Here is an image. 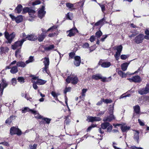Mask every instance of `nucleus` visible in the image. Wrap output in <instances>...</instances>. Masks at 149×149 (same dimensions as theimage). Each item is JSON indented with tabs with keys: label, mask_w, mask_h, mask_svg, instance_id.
Listing matches in <instances>:
<instances>
[{
	"label": "nucleus",
	"mask_w": 149,
	"mask_h": 149,
	"mask_svg": "<svg viewBox=\"0 0 149 149\" xmlns=\"http://www.w3.org/2000/svg\"><path fill=\"white\" fill-rule=\"evenodd\" d=\"M92 78L93 79L95 80L102 79V81L103 82L109 81L111 79V77H109L107 79L105 77H102V75L100 74H97L93 75L92 76Z\"/></svg>",
	"instance_id": "f257e3e1"
},
{
	"label": "nucleus",
	"mask_w": 149,
	"mask_h": 149,
	"mask_svg": "<svg viewBox=\"0 0 149 149\" xmlns=\"http://www.w3.org/2000/svg\"><path fill=\"white\" fill-rule=\"evenodd\" d=\"M78 81L79 80L77 76L73 75L68 76L67 78L66 79V81L67 83L68 84L71 82L74 84H77Z\"/></svg>",
	"instance_id": "f03ea898"
},
{
	"label": "nucleus",
	"mask_w": 149,
	"mask_h": 149,
	"mask_svg": "<svg viewBox=\"0 0 149 149\" xmlns=\"http://www.w3.org/2000/svg\"><path fill=\"white\" fill-rule=\"evenodd\" d=\"M123 47L121 45L116 46L114 47V50H116L114 57L117 60H118L119 58L121 52L122 50Z\"/></svg>",
	"instance_id": "7ed1b4c3"
},
{
	"label": "nucleus",
	"mask_w": 149,
	"mask_h": 149,
	"mask_svg": "<svg viewBox=\"0 0 149 149\" xmlns=\"http://www.w3.org/2000/svg\"><path fill=\"white\" fill-rule=\"evenodd\" d=\"M113 106L111 108H110V109H109L110 115L109 116L104 117L103 120L104 121L110 122L113 120L115 119V118L113 114Z\"/></svg>",
	"instance_id": "20e7f679"
},
{
	"label": "nucleus",
	"mask_w": 149,
	"mask_h": 149,
	"mask_svg": "<svg viewBox=\"0 0 149 149\" xmlns=\"http://www.w3.org/2000/svg\"><path fill=\"white\" fill-rule=\"evenodd\" d=\"M26 41V39H22L20 41L16 42L15 44L12 45V48L13 49H15L17 48L20 49L23 42Z\"/></svg>",
	"instance_id": "39448f33"
},
{
	"label": "nucleus",
	"mask_w": 149,
	"mask_h": 149,
	"mask_svg": "<svg viewBox=\"0 0 149 149\" xmlns=\"http://www.w3.org/2000/svg\"><path fill=\"white\" fill-rule=\"evenodd\" d=\"M144 38H145V36L143 34H140L135 37L134 41L136 43L139 44L143 42Z\"/></svg>",
	"instance_id": "423d86ee"
},
{
	"label": "nucleus",
	"mask_w": 149,
	"mask_h": 149,
	"mask_svg": "<svg viewBox=\"0 0 149 149\" xmlns=\"http://www.w3.org/2000/svg\"><path fill=\"white\" fill-rule=\"evenodd\" d=\"M4 35L5 37L8 40V43H10L15 36V33L13 32L9 35L8 33L6 31L4 33Z\"/></svg>",
	"instance_id": "0eeeda50"
},
{
	"label": "nucleus",
	"mask_w": 149,
	"mask_h": 149,
	"mask_svg": "<svg viewBox=\"0 0 149 149\" xmlns=\"http://www.w3.org/2000/svg\"><path fill=\"white\" fill-rule=\"evenodd\" d=\"M32 82L36 83L38 85H42L45 84L46 81L41 79H38V77H33L31 80Z\"/></svg>",
	"instance_id": "6e6552de"
},
{
	"label": "nucleus",
	"mask_w": 149,
	"mask_h": 149,
	"mask_svg": "<svg viewBox=\"0 0 149 149\" xmlns=\"http://www.w3.org/2000/svg\"><path fill=\"white\" fill-rule=\"evenodd\" d=\"M10 132L11 135L17 134L18 135H20L22 134L21 131L16 127H11Z\"/></svg>",
	"instance_id": "1a4fd4ad"
},
{
	"label": "nucleus",
	"mask_w": 149,
	"mask_h": 149,
	"mask_svg": "<svg viewBox=\"0 0 149 149\" xmlns=\"http://www.w3.org/2000/svg\"><path fill=\"white\" fill-rule=\"evenodd\" d=\"M8 85L7 82L4 79H2L1 82L0 83V95L1 96L3 94V93L4 89Z\"/></svg>",
	"instance_id": "9d476101"
},
{
	"label": "nucleus",
	"mask_w": 149,
	"mask_h": 149,
	"mask_svg": "<svg viewBox=\"0 0 149 149\" xmlns=\"http://www.w3.org/2000/svg\"><path fill=\"white\" fill-rule=\"evenodd\" d=\"M9 16L13 20L15 21L16 22L18 23L21 22L23 20V17L22 15H19L15 17L12 14H10Z\"/></svg>",
	"instance_id": "9b49d317"
},
{
	"label": "nucleus",
	"mask_w": 149,
	"mask_h": 149,
	"mask_svg": "<svg viewBox=\"0 0 149 149\" xmlns=\"http://www.w3.org/2000/svg\"><path fill=\"white\" fill-rule=\"evenodd\" d=\"M78 31L77 30L76 28L72 29L67 31V36L71 37L74 36Z\"/></svg>",
	"instance_id": "f8f14e48"
},
{
	"label": "nucleus",
	"mask_w": 149,
	"mask_h": 149,
	"mask_svg": "<svg viewBox=\"0 0 149 149\" xmlns=\"http://www.w3.org/2000/svg\"><path fill=\"white\" fill-rule=\"evenodd\" d=\"M44 6H42L38 11V17L41 19L45 16L46 12L44 10Z\"/></svg>",
	"instance_id": "ddd939ff"
},
{
	"label": "nucleus",
	"mask_w": 149,
	"mask_h": 149,
	"mask_svg": "<svg viewBox=\"0 0 149 149\" xmlns=\"http://www.w3.org/2000/svg\"><path fill=\"white\" fill-rule=\"evenodd\" d=\"M138 92L141 95L146 94L149 92V88L147 86L145 88L139 89Z\"/></svg>",
	"instance_id": "4468645a"
},
{
	"label": "nucleus",
	"mask_w": 149,
	"mask_h": 149,
	"mask_svg": "<svg viewBox=\"0 0 149 149\" xmlns=\"http://www.w3.org/2000/svg\"><path fill=\"white\" fill-rule=\"evenodd\" d=\"M101 120V119L99 117L88 116L86 120L88 122H93L95 121H100Z\"/></svg>",
	"instance_id": "2eb2a0df"
},
{
	"label": "nucleus",
	"mask_w": 149,
	"mask_h": 149,
	"mask_svg": "<svg viewBox=\"0 0 149 149\" xmlns=\"http://www.w3.org/2000/svg\"><path fill=\"white\" fill-rule=\"evenodd\" d=\"M23 39H26V40L27 39L28 40L31 41H35L37 39V37L34 34H32L28 36L25 38H23Z\"/></svg>",
	"instance_id": "dca6fc26"
},
{
	"label": "nucleus",
	"mask_w": 149,
	"mask_h": 149,
	"mask_svg": "<svg viewBox=\"0 0 149 149\" xmlns=\"http://www.w3.org/2000/svg\"><path fill=\"white\" fill-rule=\"evenodd\" d=\"M74 64L76 66H78L80 65L81 62V58L80 56H76L74 57Z\"/></svg>",
	"instance_id": "f3484780"
},
{
	"label": "nucleus",
	"mask_w": 149,
	"mask_h": 149,
	"mask_svg": "<svg viewBox=\"0 0 149 149\" xmlns=\"http://www.w3.org/2000/svg\"><path fill=\"white\" fill-rule=\"evenodd\" d=\"M27 112H31L32 113H35L36 112L35 110L34 109H30L28 107H26L22 109V113H25Z\"/></svg>",
	"instance_id": "a211bd4d"
},
{
	"label": "nucleus",
	"mask_w": 149,
	"mask_h": 149,
	"mask_svg": "<svg viewBox=\"0 0 149 149\" xmlns=\"http://www.w3.org/2000/svg\"><path fill=\"white\" fill-rule=\"evenodd\" d=\"M137 72V71H136L134 73H132L130 74H129L128 72H127V74H125V73L123 72L122 71L120 70L118 72V73L120 76L121 77H122L123 78L125 77L127 74L132 75L134 73H136Z\"/></svg>",
	"instance_id": "6ab92c4d"
},
{
	"label": "nucleus",
	"mask_w": 149,
	"mask_h": 149,
	"mask_svg": "<svg viewBox=\"0 0 149 149\" xmlns=\"http://www.w3.org/2000/svg\"><path fill=\"white\" fill-rule=\"evenodd\" d=\"M22 12L23 13L28 12L29 14L30 15H31V13H34L33 11L32 10V9L28 7H26L24 8Z\"/></svg>",
	"instance_id": "aec40b11"
},
{
	"label": "nucleus",
	"mask_w": 149,
	"mask_h": 149,
	"mask_svg": "<svg viewBox=\"0 0 149 149\" xmlns=\"http://www.w3.org/2000/svg\"><path fill=\"white\" fill-rule=\"evenodd\" d=\"M46 36V35L44 34V33H42L41 34L39 35L37 39L39 42H42L43 41Z\"/></svg>",
	"instance_id": "412c9836"
},
{
	"label": "nucleus",
	"mask_w": 149,
	"mask_h": 149,
	"mask_svg": "<svg viewBox=\"0 0 149 149\" xmlns=\"http://www.w3.org/2000/svg\"><path fill=\"white\" fill-rule=\"evenodd\" d=\"M32 10L33 11L34 13H31V15H29V18L28 19V20L30 21H32L33 19L36 17V14L35 11L33 10Z\"/></svg>",
	"instance_id": "4be33fe9"
},
{
	"label": "nucleus",
	"mask_w": 149,
	"mask_h": 149,
	"mask_svg": "<svg viewBox=\"0 0 149 149\" xmlns=\"http://www.w3.org/2000/svg\"><path fill=\"white\" fill-rule=\"evenodd\" d=\"M42 59L44 60L43 63L45 66L49 67V58L47 57H45Z\"/></svg>",
	"instance_id": "5701e85b"
},
{
	"label": "nucleus",
	"mask_w": 149,
	"mask_h": 149,
	"mask_svg": "<svg viewBox=\"0 0 149 149\" xmlns=\"http://www.w3.org/2000/svg\"><path fill=\"white\" fill-rule=\"evenodd\" d=\"M17 66H15L12 67L10 70V72L13 74H15L18 72Z\"/></svg>",
	"instance_id": "b1692460"
},
{
	"label": "nucleus",
	"mask_w": 149,
	"mask_h": 149,
	"mask_svg": "<svg viewBox=\"0 0 149 149\" xmlns=\"http://www.w3.org/2000/svg\"><path fill=\"white\" fill-rule=\"evenodd\" d=\"M134 131L135 132L134 133V139L135 140H136L137 143H138L139 139V132L138 131L135 130Z\"/></svg>",
	"instance_id": "393cba45"
},
{
	"label": "nucleus",
	"mask_w": 149,
	"mask_h": 149,
	"mask_svg": "<svg viewBox=\"0 0 149 149\" xmlns=\"http://www.w3.org/2000/svg\"><path fill=\"white\" fill-rule=\"evenodd\" d=\"M105 20V19L104 18H102V19L100 20L97 22L95 24L94 26H98L99 25H101L102 26L104 24V22L103 21Z\"/></svg>",
	"instance_id": "a878e982"
},
{
	"label": "nucleus",
	"mask_w": 149,
	"mask_h": 149,
	"mask_svg": "<svg viewBox=\"0 0 149 149\" xmlns=\"http://www.w3.org/2000/svg\"><path fill=\"white\" fill-rule=\"evenodd\" d=\"M26 64L22 61H19L17 62V67L24 68L26 66Z\"/></svg>",
	"instance_id": "bb28decb"
},
{
	"label": "nucleus",
	"mask_w": 149,
	"mask_h": 149,
	"mask_svg": "<svg viewBox=\"0 0 149 149\" xmlns=\"http://www.w3.org/2000/svg\"><path fill=\"white\" fill-rule=\"evenodd\" d=\"M22 9V6L21 5H19L16 8L15 11V12L19 13L21 12Z\"/></svg>",
	"instance_id": "cd10ccee"
},
{
	"label": "nucleus",
	"mask_w": 149,
	"mask_h": 149,
	"mask_svg": "<svg viewBox=\"0 0 149 149\" xmlns=\"http://www.w3.org/2000/svg\"><path fill=\"white\" fill-rule=\"evenodd\" d=\"M129 64V63H123L121 66L122 70L123 71H125L127 70Z\"/></svg>",
	"instance_id": "c85d7f7f"
},
{
	"label": "nucleus",
	"mask_w": 149,
	"mask_h": 149,
	"mask_svg": "<svg viewBox=\"0 0 149 149\" xmlns=\"http://www.w3.org/2000/svg\"><path fill=\"white\" fill-rule=\"evenodd\" d=\"M111 65V63L109 62H105L102 63L101 65L102 67L106 68L109 67Z\"/></svg>",
	"instance_id": "c756f323"
},
{
	"label": "nucleus",
	"mask_w": 149,
	"mask_h": 149,
	"mask_svg": "<svg viewBox=\"0 0 149 149\" xmlns=\"http://www.w3.org/2000/svg\"><path fill=\"white\" fill-rule=\"evenodd\" d=\"M134 82H139L141 81V78L139 76L137 75L133 76Z\"/></svg>",
	"instance_id": "7c9ffc66"
},
{
	"label": "nucleus",
	"mask_w": 149,
	"mask_h": 149,
	"mask_svg": "<svg viewBox=\"0 0 149 149\" xmlns=\"http://www.w3.org/2000/svg\"><path fill=\"white\" fill-rule=\"evenodd\" d=\"M9 49L7 47H1V54L5 53L8 52Z\"/></svg>",
	"instance_id": "2f4dec72"
},
{
	"label": "nucleus",
	"mask_w": 149,
	"mask_h": 149,
	"mask_svg": "<svg viewBox=\"0 0 149 149\" xmlns=\"http://www.w3.org/2000/svg\"><path fill=\"white\" fill-rule=\"evenodd\" d=\"M109 125L110 124L109 123H103L101 124V127L103 129H105L109 126Z\"/></svg>",
	"instance_id": "473e14b6"
},
{
	"label": "nucleus",
	"mask_w": 149,
	"mask_h": 149,
	"mask_svg": "<svg viewBox=\"0 0 149 149\" xmlns=\"http://www.w3.org/2000/svg\"><path fill=\"white\" fill-rule=\"evenodd\" d=\"M130 127L129 126H122L121 127L122 131L123 132H125L128 130Z\"/></svg>",
	"instance_id": "72a5a7b5"
},
{
	"label": "nucleus",
	"mask_w": 149,
	"mask_h": 149,
	"mask_svg": "<svg viewBox=\"0 0 149 149\" xmlns=\"http://www.w3.org/2000/svg\"><path fill=\"white\" fill-rule=\"evenodd\" d=\"M134 109L135 112L137 114H139L140 112V108L139 105H136L134 107Z\"/></svg>",
	"instance_id": "f704fd0d"
},
{
	"label": "nucleus",
	"mask_w": 149,
	"mask_h": 149,
	"mask_svg": "<svg viewBox=\"0 0 149 149\" xmlns=\"http://www.w3.org/2000/svg\"><path fill=\"white\" fill-rule=\"evenodd\" d=\"M84 4V2L83 1H80L78 3H74L75 6H80V7H82Z\"/></svg>",
	"instance_id": "c9c22d12"
},
{
	"label": "nucleus",
	"mask_w": 149,
	"mask_h": 149,
	"mask_svg": "<svg viewBox=\"0 0 149 149\" xmlns=\"http://www.w3.org/2000/svg\"><path fill=\"white\" fill-rule=\"evenodd\" d=\"M15 116H11L9 118H8L7 120L5 121V123H9V124L10 123L12 122L11 119L13 118H15Z\"/></svg>",
	"instance_id": "e433bc0d"
},
{
	"label": "nucleus",
	"mask_w": 149,
	"mask_h": 149,
	"mask_svg": "<svg viewBox=\"0 0 149 149\" xmlns=\"http://www.w3.org/2000/svg\"><path fill=\"white\" fill-rule=\"evenodd\" d=\"M58 27L57 25H54L52 27H51L47 30V31H51V32L54 31L55 30H56Z\"/></svg>",
	"instance_id": "4c0bfd02"
},
{
	"label": "nucleus",
	"mask_w": 149,
	"mask_h": 149,
	"mask_svg": "<svg viewBox=\"0 0 149 149\" xmlns=\"http://www.w3.org/2000/svg\"><path fill=\"white\" fill-rule=\"evenodd\" d=\"M36 112L35 113H33L35 115V118L38 119H42V116L40 115L37 112V111H35Z\"/></svg>",
	"instance_id": "58836bf2"
},
{
	"label": "nucleus",
	"mask_w": 149,
	"mask_h": 149,
	"mask_svg": "<svg viewBox=\"0 0 149 149\" xmlns=\"http://www.w3.org/2000/svg\"><path fill=\"white\" fill-rule=\"evenodd\" d=\"M102 34V32L100 30H99L95 33V37L97 38H99Z\"/></svg>",
	"instance_id": "ea45409f"
},
{
	"label": "nucleus",
	"mask_w": 149,
	"mask_h": 149,
	"mask_svg": "<svg viewBox=\"0 0 149 149\" xmlns=\"http://www.w3.org/2000/svg\"><path fill=\"white\" fill-rule=\"evenodd\" d=\"M54 48V45H51L48 47H45V50L46 51H49L52 50V49Z\"/></svg>",
	"instance_id": "a19ab883"
},
{
	"label": "nucleus",
	"mask_w": 149,
	"mask_h": 149,
	"mask_svg": "<svg viewBox=\"0 0 149 149\" xmlns=\"http://www.w3.org/2000/svg\"><path fill=\"white\" fill-rule=\"evenodd\" d=\"M20 52V49H18L16 51L15 55L17 58H19L21 57V55L19 54Z\"/></svg>",
	"instance_id": "79ce46f5"
},
{
	"label": "nucleus",
	"mask_w": 149,
	"mask_h": 149,
	"mask_svg": "<svg viewBox=\"0 0 149 149\" xmlns=\"http://www.w3.org/2000/svg\"><path fill=\"white\" fill-rule=\"evenodd\" d=\"M145 34L146 35L145 36V39H149V30H146L145 31Z\"/></svg>",
	"instance_id": "37998d69"
},
{
	"label": "nucleus",
	"mask_w": 149,
	"mask_h": 149,
	"mask_svg": "<svg viewBox=\"0 0 149 149\" xmlns=\"http://www.w3.org/2000/svg\"><path fill=\"white\" fill-rule=\"evenodd\" d=\"M33 60L34 59L33 57L31 56L29 57V59L26 61V63L27 64H28L32 62Z\"/></svg>",
	"instance_id": "c03bdc74"
},
{
	"label": "nucleus",
	"mask_w": 149,
	"mask_h": 149,
	"mask_svg": "<svg viewBox=\"0 0 149 149\" xmlns=\"http://www.w3.org/2000/svg\"><path fill=\"white\" fill-rule=\"evenodd\" d=\"M66 16L70 20H72L73 17V14L72 13H68Z\"/></svg>",
	"instance_id": "a18cd8bd"
},
{
	"label": "nucleus",
	"mask_w": 149,
	"mask_h": 149,
	"mask_svg": "<svg viewBox=\"0 0 149 149\" xmlns=\"http://www.w3.org/2000/svg\"><path fill=\"white\" fill-rule=\"evenodd\" d=\"M42 120L45 121L47 124H49L51 121V119L50 118H42Z\"/></svg>",
	"instance_id": "49530a36"
},
{
	"label": "nucleus",
	"mask_w": 149,
	"mask_h": 149,
	"mask_svg": "<svg viewBox=\"0 0 149 149\" xmlns=\"http://www.w3.org/2000/svg\"><path fill=\"white\" fill-rule=\"evenodd\" d=\"M66 5L67 7L70 8H72L74 6H75L74 4H73L70 3H67Z\"/></svg>",
	"instance_id": "de8ad7c7"
},
{
	"label": "nucleus",
	"mask_w": 149,
	"mask_h": 149,
	"mask_svg": "<svg viewBox=\"0 0 149 149\" xmlns=\"http://www.w3.org/2000/svg\"><path fill=\"white\" fill-rule=\"evenodd\" d=\"M18 81L19 82L21 83H23L24 82V79L22 77H19L17 78Z\"/></svg>",
	"instance_id": "09e8293b"
},
{
	"label": "nucleus",
	"mask_w": 149,
	"mask_h": 149,
	"mask_svg": "<svg viewBox=\"0 0 149 149\" xmlns=\"http://www.w3.org/2000/svg\"><path fill=\"white\" fill-rule=\"evenodd\" d=\"M48 68L49 67L46 66H45L44 67L42 68L41 69V70L44 73H48L47 70L48 69Z\"/></svg>",
	"instance_id": "8fccbe9b"
},
{
	"label": "nucleus",
	"mask_w": 149,
	"mask_h": 149,
	"mask_svg": "<svg viewBox=\"0 0 149 149\" xmlns=\"http://www.w3.org/2000/svg\"><path fill=\"white\" fill-rule=\"evenodd\" d=\"M71 90V88L70 87H66L65 88V89L64 91V93L65 94H66V93L68 92H69Z\"/></svg>",
	"instance_id": "3c124183"
},
{
	"label": "nucleus",
	"mask_w": 149,
	"mask_h": 149,
	"mask_svg": "<svg viewBox=\"0 0 149 149\" xmlns=\"http://www.w3.org/2000/svg\"><path fill=\"white\" fill-rule=\"evenodd\" d=\"M112 102V100L110 99H107L104 100L103 99V102H104V103L106 104L110 103Z\"/></svg>",
	"instance_id": "603ef678"
},
{
	"label": "nucleus",
	"mask_w": 149,
	"mask_h": 149,
	"mask_svg": "<svg viewBox=\"0 0 149 149\" xmlns=\"http://www.w3.org/2000/svg\"><path fill=\"white\" fill-rule=\"evenodd\" d=\"M98 4L100 7L102 11L104 13L105 10L104 5L100 3H98Z\"/></svg>",
	"instance_id": "864d4df0"
},
{
	"label": "nucleus",
	"mask_w": 149,
	"mask_h": 149,
	"mask_svg": "<svg viewBox=\"0 0 149 149\" xmlns=\"http://www.w3.org/2000/svg\"><path fill=\"white\" fill-rule=\"evenodd\" d=\"M96 126V125L95 124H92L91 126H89L87 129V132L90 131L92 128Z\"/></svg>",
	"instance_id": "5fc2aeb1"
},
{
	"label": "nucleus",
	"mask_w": 149,
	"mask_h": 149,
	"mask_svg": "<svg viewBox=\"0 0 149 149\" xmlns=\"http://www.w3.org/2000/svg\"><path fill=\"white\" fill-rule=\"evenodd\" d=\"M11 82L13 85L15 86L16 84L17 81V79L15 78H13L12 79Z\"/></svg>",
	"instance_id": "6e6d98bb"
},
{
	"label": "nucleus",
	"mask_w": 149,
	"mask_h": 149,
	"mask_svg": "<svg viewBox=\"0 0 149 149\" xmlns=\"http://www.w3.org/2000/svg\"><path fill=\"white\" fill-rule=\"evenodd\" d=\"M57 32H56V33L55 32L54 33H50L49 34L48 36L50 37H52L55 36L57 35Z\"/></svg>",
	"instance_id": "4d7b16f0"
},
{
	"label": "nucleus",
	"mask_w": 149,
	"mask_h": 149,
	"mask_svg": "<svg viewBox=\"0 0 149 149\" xmlns=\"http://www.w3.org/2000/svg\"><path fill=\"white\" fill-rule=\"evenodd\" d=\"M87 91V89H83L82 91V96H85V93Z\"/></svg>",
	"instance_id": "13d9d810"
},
{
	"label": "nucleus",
	"mask_w": 149,
	"mask_h": 149,
	"mask_svg": "<svg viewBox=\"0 0 149 149\" xmlns=\"http://www.w3.org/2000/svg\"><path fill=\"white\" fill-rule=\"evenodd\" d=\"M24 97L27 100H29L30 101H31L30 100L31 99V98L29 97V95H27L26 93L24 94Z\"/></svg>",
	"instance_id": "bf43d9fd"
},
{
	"label": "nucleus",
	"mask_w": 149,
	"mask_h": 149,
	"mask_svg": "<svg viewBox=\"0 0 149 149\" xmlns=\"http://www.w3.org/2000/svg\"><path fill=\"white\" fill-rule=\"evenodd\" d=\"M128 57V55H122L120 56V58L122 59L125 60Z\"/></svg>",
	"instance_id": "052dcab7"
},
{
	"label": "nucleus",
	"mask_w": 149,
	"mask_h": 149,
	"mask_svg": "<svg viewBox=\"0 0 149 149\" xmlns=\"http://www.w3.org/2000/svg\"><path fill=\"white\" fill-rule=\"evenodd\" d=\"M112 129V126L111 125H109L107 127V131L109 132H110Z\"/></svg>",
	"instance_id": "680f3d73"
},
{
	"label": "nucleus",
	"mask_w": 149,
	"mask_h": 149,
	"mask_svg": "<svg viewBox=\"0 0 149 149\" xmlns=\"http://www.w3.org/2000/svg\"><path fill=\"white\" fill-rule=\"evenodd\" d=\"M51 94L52 95L54 98L56 97H57L58 95H57V94L54 91H52L51 92Z\"/></svg>",
	"instance_id": "e2e57ef3"
},
{
	"label": "nucleus",
	"mask_w": 149,
	"mask_h": 149,
	"mask_svg": "<svg viewBox=\"0 0 149 149\" xmlns=\"http://www.w3.org/2000/svg\"><path fill=\"white\" fill-rule=\"evenodd\" d=\"M40 2L39 0H36L33 3V5H35L40 4Z\"/></svg>",
	"instance_id": "0e129e2a"
},
{
	"label": "nucleus",
	"mask_w": 149,
	"mask_h": 149,
	"mask_svg": "<svg viewBox=\"0 0 149 149\" xmlns=\"http://www.w3.org/2000/svg\"><path fill=\"white\" fill-rule=\"evenodd\" d=\"M37 145L36 144H34L33 146H30V149H36L37 147Z\"/></svg>",
	"instance_id": "69168bd1"
},
{
	"label": "nucleus",
	"mask_w": 149,
	"mask_h": 149,
	"mask_svg": "<svg viewBox=\"0 0 149 149\" xmlns=\"http://www.w3.org/2000/svg\"><path fill=\"white\" fill-rule=\"evenodd\" d=\"M89 47V44L88 43H85L83 45V47L84 48H88Z\"/></svg>",
	"instance_id": "338daca9"
},
{
	"label": "nucleus",
	"mask_w": 149,
	"mask_h": 149,
	"mask_svg": "<svg viewBox=\"0 0 149 149\" xmlns=\"http://www.w3.org/2000/svg\"><path fill=\"white\" fill-rule=\"evenodd\" d=\"M75 54L74 52H71L69 54V57L71 58H73L75 56Z\"/></svg>",
	"instance_id": "774afa93"
}]
</instances>
